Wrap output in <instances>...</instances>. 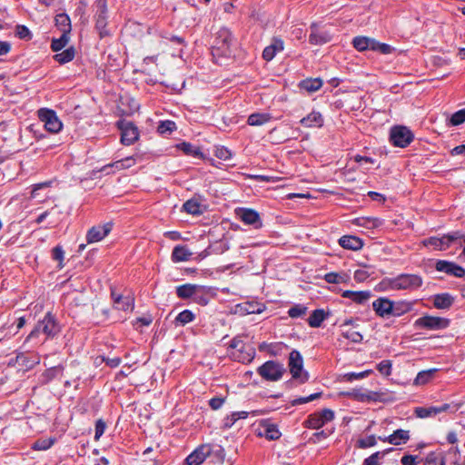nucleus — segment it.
Segmentation results:
<instances>
[{
  "label": "nucleus",
  "instance_id": "1",
  "mask_svg": "<svg viewBox=\"0 0 465 465\" xmlns=\"http://www.w3.org/2000/svg\"><path fill=\"white\" fill-rule=\"evenodd\" d=\"M423 284L422 277L414 273H401L395 277H384L376 286L375 291L388 292L394 291L413 292Z\"/></svg>",
  "mask_w": 465,
  "mask_h": 465
},
{
  "label": "nucleus",
  "instance_id": "2",
  "mask_svg": "<svg viewBox=\"0 0 465 465\" xmlns=\"http://www.w3.org/2000/svg\"><path fill=\"white\" fill-rule=\"evenodd\" d=\"M40 332L53 337L59 332V326L51 312H47L45 318L37 323L35 329L29 333L26 341L37 337Z\"/></svg>",
  "mask_w": 465,
  "mask_h": 465
},
{
  "label": "nucleus",
  "instance_id": "3",
  "mask_svg": "<svg viewBox=\"0 0 465 465\" xmlns=\"http://www.w3.org/2000/svg\"><path fill=\"white\" fill-rule=\"evenodd\" d=\"M257 371L264 380L276 381L282 379L285 369L282 363L268 361L260 366Z\"/></svg>",
  "mask_w": 465,
  "mask_h": 465
},
{
  "label": "nucleus",
  "instance_id": "4",
  "mask_svg": "<svg viewBox=\"0 0 465 465\" xmlns=\"http://www.w3.org/2000/svg\"><path fill=\"white\" fill-rule=\"evenodd\" d=\"M38 117L44 123L46 131L52 134L59 133L63 128V124L58 118L56 113L48 108L38 110Z\"/></svg>",
  "mask_w": 465,
  "mask_h": 465
},
{
  "label": "nucleus",
  "instance_id": "5",
  "mask_svg": "<svg viewBox=\"0 0 465 465\" xmlns=\"http://www.w3.org/2000/svg\"><path fill=\"white\" fill-rule=\"evenodd\" d=\"M289 368L293 379H299L301 382H305L308 381L309 375L307 372L303 371L302 357L301 353L296 350H292L290 352Z\"/></svg>",
  "mask_w": 465,
  "mask_h": 465
},
{
  "label": "nucleus",
  "instance_id": "6",
  "mask_svg": "<svg viewBox=\"0 0 465 465\" xmlns=\"http://www.w3.org/2000/svg\"><path fill=\"white\" fill-rule=\"evenodd\" d=\"M413 134L406 126H394L390 133V140L393 145L404 148L413 140Z\"/></svg>",
  "mask_w": 465,
  "mask_h": 465
},
{
  "label": "nucleus",
  "instance_id": "7",
  "mask_svg": "<svg viewBox=\"0 0 465 465\" xmlns=\"http://www.w3.org/2000/svg\"><path fill=\"white\" fill-rule=\"evenodd\" d=\"M334 419V412L330 409H324L322 411L312 413L308 416L304 421L305 427L309 429H320L324 424Z\"/></svg>",
  "mask_w": 465,
  "mask_h": 465
},
{
  "label": "nucleus",
  "instance_id": "8",
  "mask_svg": "<svg viewBox=\"0 0 465 465\" xmlns=\"http://www.w3.org/2000/svg\"><path fill=\"white\" fill-rule=\"evenodd\" d=\"M450 320L436 316H423L416 321V324L428 330H442L450 325Z\"/></svg>",
  "mask_w": 465,
  "mask_h": 465
},
{
  "label": "nucleus",
  "instance_id": "9",
  "mask_svg": "<svg viewBox=\"0 0 465 465\" xmlns=\"http://www.w3.org/2000/svg\"><path fill=\"white\" fill-rule=\"evenodd\" d=\"M372 309L379 317L387 318L393 315L394 302L387 297H380L372 302Z\"/></svg>",
  "mask_w": 465,
  "mask_h": 465
},
{
  "label": "nucleus",
  "instance_id": "10",
  "mask_svg": "<svg viewBox=\"0 0 465 465\" xmlns=\"http://www.w3.org/2000/svg\"><path fill=\"white\" fill-rule=\"evenodd\" d=\"M266 306L262 302H259L257 301H248L234 306V313L239 314L241 316L253 314V313H262L265 311Z\"/></svg>",
  "mask_w": 465,
  "mask_h": 465
},
{
  "label": "nucleus",
  "instance_id": "11",
  "mask_svg": "<svg viewBox=\"0 0 465 465\" xmlns=\"http://www.w3.org/2000/svg\"><path fill=\"white\" fill-rule=\"evenodd\" d=\"M236 215L242 223L252 225L255 229L262 226L260 214L252 209L239 208L236 210Z\"/></svg>",
  "mask_w": 465,
  "mask_h": 465
},
{
  "label": "nucleus",
  "instance_id": "12",
  "mask_svg": "<svg viewBox=\"0 0 465 465\" xmlns=\"http://www.w3.org/2000/svg\"><path fill=\"white\" fill-rule=\"evenodd\" d=\"M118 125L122 131L121 142L123 144L130 145L138 139V129L132 123L122 121Z\"/></svg>",
  "mask_w": 465,
  "mask_h": 465
},
{
  "label": "nucleus",
  "instance_id": "13",
  "mask_svg": "<svg viewBox=\"0 0 465 465\" xmlns=\"http://www.w3.org/2000/svg\"><path fill=\"white\" fill-rule=\"evenodd\" d=\"M114 308L124 312H132L134 308V299L131 295H122L112 290Z\"/></svg>",
  "mask_w": 465,
  "mask_h": 465
},
{
  "label": "nucleus",
  "instance_id": "14",
  "mask_svg": "<svg viewBox=\"0 0 465 465\" xmlns=\"http://www.w3.org/2000/svg\"><path fill=\"white\" fill-rule=\"evenodd\" d=\"M113 225L111 223H104V225L93 226L86 233L87 243H94L104 239L112 231Z\"/></svg>",
  "mask_w": 465,
  "mask_h": 465
},
{
  "label": "nucleus",
  "instance_id": "15",
  "mask_svg": "<svg viewBox=\"0 0 465 465\" xmlns=\"http://www.w3.org/2000/svg\"><path fill=\"white\" fill-rule=\"evenodd\" d=\"M213 447L210 444L199 446L193 452L186 458L187 465H200L211 454Z\"/></svg>",
  "mask_w": 465,
  "mask_h": 465
},
{
  "label": "nucleus",
  "instance_id": "16",
  "mask_svg": "<svg viewBox=\"0 0 465 465\" xmlns=\"http://www.w3.org/2000/svg\"><path fill=\"white\" fill-rule=\"evenodd\" d=\"M94 17L96 29L99 30L101 36H103L105 34L104 29L108 17L106 0H98L96 2V12Z\"/></svg>",
  "mask_w": 465,
  "mask_h": 465
},
{
  "label": "nucleus",
  "instance_id": "17",
  "mask_svg": "<svg viewBox=\"0 0 465 465\" xmlns=\"http://www.w3.org/2000/svg\"><path fill=\"white\" fill-rule=\"evenodd\" d=\"M435 268L439 272H443L456 277H463L465 275V270L462 267L447 261H438Z\"/></svg>",
  "mask_w": 465,
  "mask_h": 465
},
{
  "label": "nucleus",
  "instance_id": "18",
  "mask_svg": "<svg viewBox=\"0 0 465 465\" xmlns=\"http://www.w3.org/2000/svg\"><path fill=\"white\" fill-rule=\"evenodd\" d=\"M378 439L383 442H388L396 446L405 444L410 440V431L407 430L399 429L387 437L380 436Z\"/></svg>",
  "mask_w": 465,
  "mask_h": 465
},
{
  "label": "nucleus",
  "instance_id": "19",
  "mask_svg": "<svg viewBox=\"0 0 465 465\" xmlns=\"http://www.w3.org/2000/svg\"><path fill=\"white\" fill-rule=\"evenodd\" d=\"M232 43V35L227 29H222L219 31L218 35L216 37V48L217 50H221V52L227 55L230 51V45Z\"/></svg>",
  "mask_w": 465,
  "mask_h": 465
},
{
  "label": "nucleus",
  "instance_id": "20",
  "mask_svg": "<svg viewBox=\"0 0 465 465\" xmlns=\"http://www.w3.org/2000/svg\"><path fill=\"white\" fill-rule=\"evenodd\" d=\"M343 298H347L354 302L358 304L366 303L370 298L371 297V292L370 291H344L341 294Z\"/></svg>",
  "mask_w": 465,
  "mask_h": 465
},
{
  "label": "nucleus",
  "instance_id": "21",
  "mask_svg": "<svg viewBox=\"0 0 465 465\" xmlns=\"http://www.w3.org/2000/svg\"><path fill=\"white\" fill-rule=\"evenodd\" d=\"M192 255L193 252L186 245H176L172 252V261L173 262H187Z\"/></svg>",
  "mask_w": 465,
  "mask_h": 465
},
{
  "label": "nucleus",
  "instance_id": "22",
  "mask_svg": "<svg viewBox=\"0 0 465 465\" xmlns=\"http://www.w3.org/2000/svg\"><path fill=\"white\" fill-rule=\"evenodd\" d=\"M352 44L358 51H365L367 49L376 50L378 42L366 36H357L353 39Z\"/></svg>",
  "mask_w": 465,
  "mask_h": 465
},
{
  "label": "nucleus",
  "instance_id": "23",
  "mask_svg": "<svg viewBox=\"0 0 465 465\" xmlns=\"http://www.w3.org/2000/svg\"><path fill=\"white\" fill-rule=\"evenodd\" d=\"M341 247L348 250L358 251L363 246L362 241L356 236L345 235L339 240Z\"/></svg>",
  "mask_w": 465,
  "mask_h": 465
},
{
  "label": "nucleus",
  "instance_id": "24",
  "mask_svg": "<svg viewBox=\"0 0 465 465\" xmlns=\"http://www.w3.org/2000/svg\"><path fill=\"white\" fill-rule=\"evenodd\" d=\"M301 124L308 128L321 127L323 124V118L319 112H312L301 120Z\"/></svg>",
  "mask_w": 465,
  "mask_h": 465
},
{
  "label": "nucleus",
  "instance_id": "25",
  "mask_svg": "<svg viewBox=\"0 0 465 465\" xmlns=\"http://www.w3.org/2000/svg\"><path fill=\"white\" fill-rule=\"evenodd\" d=\"M453 302V297L449 293L437 294L433 297V305L437 309H449Z\"/></svg>",
  "mask_w": 465,
  "mask_h": 465
},
{
  "label": "nucleus",
  "instance_id": "26",
  "mask_svg": "<svg viewBox=\"0 0 465 465\" xmlns=\"http://www.w3.org/2000/svg\"><path fill=\"white\" fill-rule=\"evenodd\" d=\"M55 25L62 34H70L71 21L66 14L61 13L55 16Z\"/></svg>",
  "mask_w": 465,
  "mask_h": 465
},
{
  "label": "nucleus",
  "instance_id": "27",
  "mask_svg": "<svg viewBox=\"0 0 465 465\" xmlns=\"http://www.w3.org/2000/svg\"><path fill=\"white\" fill-rule=\"evenodd\" d=\"M200 287L195 284H183L176 288L178 297L187 299L194 296Z\"/></svg>",
  "mask_w": 465,
  "mask_h": 465
},
{
  "label": "nucleus",
  "instance_id": "28",
  "mask_svg": "<svg viewBox=\"0 0 465 465\" xmlns=\"http://www.w3.org/2000/svg\"><path fill=\"white\" fill-rule=\"evenodd\" d=\"M272 119V116L266 113L252 114L247 120L248 124L252 126H260L267 124Z\"/></svg>",
  "mask_w": 465,
  "mask_h": 465
},
{
  "label": "nucleus",
  "instance_id": "29",
  "mask_svg": "<svg viewBox=\"0 0 465 465\" xmlns=\"http://www.w3.org/2000/svg\"><path fill=\"white\" fill-rule=\"evenodd\" d=\"M183 210L189 214L197 215L203 212V206L196 199H190L183 205Z\"/></svg>",
  "mask_w": 465,
  "mask_h": 465
},
{
  "label": "nucleus",
  "instance_id": "30",
  "mask_svg": "<svg viewBox=\"0 0 465 465\" xmlns=\"http://www.w3.org/2000/svg\"><path fill=\"white\" fill-rule=\"evenodd\" d=\"M262 430H263L261 431L260 434L270 440H278L282 435L275 424L265 423L262 426Z\"/></svg>",
  "mask_w": 465,
  "mask_h": 465
},
{
  "label": "nucleus",
  "instance_id": "31",
  "mask_svg": "<svg viewBox=\"0 0 465 465\" xmlns=\"http://www.w3.org/2000/svg\"><path fill=\"white\" fill-rule=\"evenodd\" d=\"M310 43L312 45H322L331 40V36L327 33H319L314 25L312 26L310 35Z\"/></svg>",
  "mask_w": 465,
  "mask_h": 465
},
{
  "label": "nucleus",
  "instance_id": "32",
  "mask_svg": "<svg viewBox=\"0 0 465 465\" xmlns=\"http://www.w3.org/2000/svg\"><path fill=\"white\" fill-rule=\"evenodd\" d=\"M326 314L323 310L317 309L314 310L310 317L308 318V324L312 328H318L322 325V322L325 320Z\"/></svg>",
  "mask_w": 465,
  "mask_h": 465
},
{
  "label": "nucleus",
  "instance_id": "33",
  "mask_svg": "<svg viewBox=\"0 0 465 465\" xmlns=\"http://www.w3.org/2000/svg\"><path fill=\"white\" fill-rule=\"evenodd\" d=\"M437 369H430L427 371H421L418 373L417 377L414 380V384L416 385H423L431 381L434 377Z\"/></svg>",
  "mask_w": 465,
  "mask_h": 465
},
{
  "label": "nucleus",
  "instance_id": "34",
  "mask_svg": "<svg viewBox=\"0 0 465 465\" xmlns=\"http://www.w3.org/2000/svg\"><path fill=\"white\" fill-rule=\"evenodd\" d=\"M300 85L307 92L312 93L318 91L322 86V81L320 78L306 79Z\"/></svg>",
  "mask_w": 465,
  "mask_h": 465
},
{
  "label": "nucleus",
  "instance_id": "35",
  "mask_svg": "<svg viewBox=\"0 0 465 465\" xmlns=\"http://www.w3.org/2000/svg\"><path fill=\"white\" fill-rule=\"evenodd\" d=\"M75 51L74 47H69L61 53L56 54L54 59L59 64H66L74 58Z\"/></svg>",
  "mask_w": 465,
  "mask_h": 465
},
{
  "label": "nucleus",
  "instance_id": "36",
  "mask_svg": "<svg viewBox=\"0 0 465 465\" xmlns=\"http://www.w3.org/2000/svg\"><path fill=\"white\" fill-rule=\"evenodd\" d=\"M461 237H463V234L460 232H454L452 233L443 235L440 238L441 245L440 250H446L452 242L460 240Z\"/></svg>",
  "mask_w": 465,
  "mask_h": 465
},
{
  "label": "nucleus",
  "instance_id": "37",
  "mask_svg": "<svg viewBox=\"0 0 465 465\" xmlns=\"http://www.w3.org/2000/svg\"><path fill=\"white\" fill-rule=\"evenodd\" d=\"M414 413L418 418H420V419L434 417V416L438 415L437 409L435 406L417 407L414 411Z\"/></svg>",
  "mask_w": 465,
  "mask_h": 465
},
{
  "label": "nucleus",
  "instance_id": "38",
  "mask_svg": "<svg viewBox=\"0 0 465 465\" xmlns=\"http://www.w3.org/2000/svg\"><path fill=\"white\" fill-rule=\"evenodd\" d=\"M324 280L328 283H341L349 280V276L345 273L329 272L324 275Z\"/></svg>",
  "mask_w": 465,
  "mask_h": 465
},
{
  "label": "nucleus",
  "instance_id": "39",
  "mask_svg": "<svg viewBox=\"0 0 465 465\" xmlns=\"http://www.w3.org/2000/svg\"><path fill=\"white\" fill-rule=\"evenodd\" d=\"M395 310L393 312V316H401L405 312H408L412 310V302L408 301H400L398 302H394Z\"/></svg>",
  "mask_w": 465,
  "mask_h": 465
},
{
  "label": "nucleus",
  "instance_id": "40",
  "mask_svg": "<svg viewBox=\"0 0 465 465\" xmlns=\"http://www.w3.org/2000/svg\"><path fill=\"white\" fill-rule=\"evenodd\" d=\"M69 42V35L62 34L61 36L57 39H54L51 44L52 50L54 52H58L62 50Z\"/></svg>",
  "mask_w": 465,
  "mask_h": 465
},
{
  "label": "nucleus",
  "instance_id": "41",
  "mask_svg": "<svg viewBox=\"0 0 465 465\" xmlns=\"http://www.w3.org/2000/svg\"><path fill=\"white\" fill-rule=\"evenodd\" d=\"M54 443V438L40 439L34 442L33 449L36 450H46L51 448Z\"/></svg>",
  "mask_w": 465,
  "mask_h": 465
},
{
  "label": "nucleus",
  "instance_id": "42",
  "mask_svg": "<svg viewBox=\"0 0 465 465\" xmlns=\"http://www.w3.org/2000/svg\"><path fill=\"white\" fill-rule=\"evenodd\" d=\"M193 319L194 314L189 310H184L177 315V317L175 318V322L180 325H185L193 322Z\"/></svg>",
  "mask_w": 465,
  "mask_h": 465
},
{
  "label": "nucleus",
  "instance_id": "43",
  "mask_svg": "<svg viewBox=\"0 0 465 465\" xmlns=\"http://www.w3.org/2000/svg\"><path fill=\"white\" fill-rule=\"evenodd\" d=\"M377 444V439L374 435L361 438L357 440L356 447L359 449H367Z\"/></svg>",
  "mask_w": 465,
  "mask_h": 465
},
{
  "label": "nucleus",
  "instance_id": "44",
  "mask_svg": "<svg viewBox=\"0 0 465 465\" xmlns=\"http://www.w3.org/2000/svg\"><path fill=\"white\" fill-rule=\"evenodd\" d=\"M308 308L302 304H296L289 309L288 315L291 318H299L306 314Z\"/></svg>",
  "mask_w": 465,
  "mask_h": 465
},
{
  "label": "nucleus",
  "instance_id": "45",
  "mask_svg": "<svg viewBox=\"0 0 465 465\" xmlns=\"http://www.w3.org/2000/svg\"><path fill=\"white\" fill-rule=\"evenodd\" d=\"M213 450L209 457H212L215 461L223 463L225 459V451L222 446H212Z\"/></svg>",
  "mask_w": 465,
  "mask_h": 465
},
{
  "label": "nucleus",
  "instance_id": "46",
  "mask_svg": "<svg viewBox=\"0 0 465 465\" xmlns=\"http://www.w3.org/2000/svg\"><path fill=\"white\" fill-rule=\"evenodd\" d=\"M464 122H465V109H460V110L455 112L450 119V124L452 126L460 125V124H463Z\"/></svg>",
  "mask_w": 465,
  "mask_h": 465
},
{
  "label": "nucleus",
  "instance_id": "47",
  "mask_svg": "<svg viewBox=\"0 0 465 465\" xmlns=\"http://www.w3.org/2000/svg\"><path fill=\"white\" fill-rule=\"evenodd\" d=\"M342 336L354 343H360L363 339L362 335L359 331L352 330L343 331Z\"/></svg>",
  "mask_w": 465,
  "mask_h": 465
},
{
  "label": "nucleus",
  "instance_id": "48",
  "mask_svg": "<svg viewBox=\"0 0 465 465\" xmlns=\"http://www.w3.org/2000/svg\"><path fill=\"white\" fill-rule=\"evenodd\" d=\"M176 128L175 123L173 121H163L158 125V132L161 134H170Z\"/></svg>",
  "mask_w": 465,
  "mask_h": 465
},
{
  "label": "nucleus",
  "instance_id": "49",
  "mask_svg": "<svg viewBox=\"0 0 465 465\" xmlns=\"http://www.w3.org/2000/svg\"><path fill=\"white\" fill-rule=\"evenodd\" d=\"M179 148L188 155L197 156L200 153L199 148L194 147L189 143H183Z\"/></svg>",
  "mask_w": 465,
  "mask_h": 465
},
{
  "label": "nucleus",
  "instance_id": "50",
  "mask_svg": "<svg viewBox=\"0 0 465 465\" xmlns=\"http://www.w3.org/2000/svg\"><path fill=\"white\" fill-rule=\"evenodd\" d=\"M51 184L52 182L50 181L34 184L31 192V197L34 199L38 198L40 195V193L38 192L42 189L50 187Z\"/></svg>",
  "mask_w": 465,
  "mask_h": 465
},
{
  "label": "nucleus",
  "instance_id": "51",
  "mask_svg": "<svg viewBox=\"0 0 465 465\" xmlns=\"http://www.w3.org/2000/svg\"><path fill=\"white\" fill-rule=\"evenodd\" d=\"M377 368L381 374L390 376L391 373V361L389 360L382 361L378 364Z\"/></svg>",
  "mask_w": 465,
  "mask_h": 465
},
{
  "label": "nucleus",
  "instance_id": "52",
  "mask_svg": "<svg viewBox=\"0 0 465 465\" xmlns=\"http://www.w3.org/2000/svg\"><path fill=\"white\" fill-rule=\"evenodd\" d=\"M321 395H322L321 392H316V393L311 394L308 397H301V398L295 399L292 401V405H299V404L308 403V402H310L312 401L319 399L321 397Z\"/></svg>",
  "mask_w": 465,
  "mask_h": 465
},
{
  "label": "nucleus",
  "instance_id": "53",
  "mask_svg": "<svg viewBox=\"0 0 465 465\" xmlns=\"http://www.w3.org/2000/svg\"><path fill=\"white\" fill-rule=\"evenodd\" d=\"M383 456V453L377 451L366 458L363 461V465H380L379 459Z\"/></svg>",
  "mask_w": 465,
  "mask_h": 465
},
{
  "label": "nucleus",
  "instance_id": "54",
  "mask_svg": "<svg viewBox=\"0 0 465 465\" xmlns=\"http://www.w3.org/2000/svg\"><path fill=\"white\" fill-rule=\"evenodd\" d=\"M370 373H371V370H368L361 372H350L345 375V378L347 379V381H351L353 380L363 379L367 377Z\"/></svg>",
  "mask_w": 465,
  "mask_h": 465
},
{
  "label": "nucleus",
  "instance_id": "55",
  "mask_svg": "<svg viewBox=\"0 0 465 465\" xmlns=\"http://www.w3.org/2000/svg\"><path fill=\"white\" fill-rule=\"evenodd\" d=\"M435 407L437 409V414H440L441 412H446L449 411H450L451 412H456L460 408V404H454L451 406L449 403H444L440 406H435Z\"/></svg>",
  "mask_w": 465,
  "mask_h": 465
},
{
  "label": "nucleus",
  "instance_id": "56",
  "mask_svg": "<svg viewBox=\"0 0 465 465\" xmlns=\"http://www.w3.org/2000/svg\"><path fill=\"white\" fill-rule=\"evenodd\" d=\"M101 361H104L106 363V365L111 368H115V367L119 366L122 362V361L119 357L109 358V357H104V356H103L101 358Z\"/></svg>",
  "mask_w": 465,
  "mask_h": 465
},
{
  "label": "nucleus",
  "instance_id": "57",
  "mask_svg": "<svg viewBox=\"0 0 465 465\" xmlns=\"http://www.w3.org/2000/svg\"><path fill=\"white\" fill-rule=\"evenodd\" d=\"M64 252L60 246H56L53 249V258L60 262V268L63 267L62 262L64 260Z\"/></svg>",
  "mask_w": 465,
  "mask_h": 465
},
{
  "label": "nucleus",
  "instance_id": "58",
  "mask_svg": "<svg viewBox=\"0 0 465 465\" xmlns=\"http://www.w3.org/2000/svg\"><path fill=\"white\" fill-rule=\"evenodd\" d=\"M224 401L225 399L223 397H213L209 401V405L213 410L217 411L223 406Z\"/></svg>",
  "mask_w": 465,
  "mask_h": 465
},
{
  "label": "nucleus",
  "instance_id": "59",
  "mask_svg": "<svg viewBox=\"0 0 465 465\" xmlns=\"http://www.w3.org/2000/svg\"><path fill=\"white\" fill-rule=\"evenodd\" d=\"M106 425L102 420H98L95 424V432L94 439L99 440V438L104 434L105 430Z\"/></svg>",
  "mask_w": 465,
  "mask_h": 465
},
{
  "label": "nucleus",
  "instance_id": "60",
  "mask_svg": "<svg viewBox=\"0 0 465 465\" xmlns=\"http://www.w3.org/2000/svg\"><path fill=\"white\" fill-rule=\"evenodd\" d=\"M423 244L425 246H432L436 250H440L441 247L440 238L438 237H430L425 239L423 241Z\"/></svg>",
  "mask_w": 465,
  "mask_h": 465
},
{
  "label": "nucleus",
  "instance_id": "61",
  "mask_svg": "<svg viewBox=\"0 0 465 465\" xmlns=\"http://www.w3.org/2000/svg\"><path fill=\"white\" fill-rule=\"evenodd\" d=\"M16 35L21 39H26L29 38L31 35V33L29 29L25 25H17L16 26Z\"/></svg>",
  "mask_w": 465,
  "mask_h": 465
},
{
  "label": "nucleus",
  "instance_id": "62",
  "mask_svg": "<svg viewBox=\"0 0 465 465\" xmlns=\"http://www.w3.org/2000/svg\"><path fill=\"white\" fill-rule=\"evenodd\" d=\"M275 54H276V52L274 51V49L272 48V46L271 45H268L267 47H265L262 52V57L266 61L272 60L274 58Z\"/></svg>",
  "mask_w": 465,
  "mask_h": 465
},
{
  "label": "nucleus",
  "instance_id": "63",
  "mask_svg": "<svg viewBox=\"0 0 465 465\" xmlns=\"http://www.w3.org/2000/svg\"><path fill=\"white\" fill-rule=\"evenodd\" d=\"M369 277V273L364 270H357L354 272V280L358 282H364Z\"/></svg>",
  "mask_w": 465,
  "mask_h": 465
},
{
  "label": "nucleus",
  "instance_id": "64",
  "mask_svg": "<svg viewBox=\"0 0 465 465\" xmlns=\"http://www.w3.org/2000/svg\"><path fill=\"white\" fill-rule=\"evenodd\" d=\"M402 465H417L416 456L405 455L401 458Z\"/></svg>",
  "mask_w": 465,
  "mask_h": 465
}]
</instances>
